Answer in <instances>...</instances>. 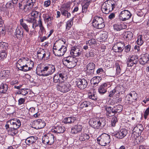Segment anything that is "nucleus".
I'll return each instance as SVG.
<instances>
[{"label":"nucleus","mask_w":149,"mask_h":149,"mask_svg":"<svg viewBox=\"0 0 149 149\" xmlns=\"http://www.w3.org/2000/svg\"><path fill=\"white\" fill-rule=\"evenodd\" d=\"M115 7L114 1L108 0L103 3L102 6V11L104 14H108L114 9Z\"/></svg>","instance_id":"f257e3e1"},{"label":"nucleus","mask_w":149,"mask_h":149,"mask_svg":"<svg viewBox=\"0 0 149 149\" xmlns=\"http://www.w3.org/2000/svg\"><path fill=\"white\" fill-rule=\"evenodd\" d=\"M77 61L78 60L76 58L71 56L65 57L62 60L63 64L69 68L74 67Z\"/></svg>","instance_id":"f03ea898"},{"label":"nucleus","mask_w":149,"mask_h":149,"mask_svg":"<svg viewBox=\"0 0 149 149\" xmlns=\"http://www.w3.org/2000/svg\"><path fill=\"white\" fill-rule=\"evenodd\" d=\"M89 124L93 127L97 129L100 127H103L106 125L105 118H100L97 120L95 119H91L89 121Z\"/></svg>","instance_id":"7ed1b4c3"},{"label":"nucleus","mask_w":149,"mask_h":149,"mask_svg":"<svg viewBox=\"0 0 149 149\" xmlns=\"http://www.w3.org/2000/svg\"><path fill=\"white\" fill-rule=\"evenodd\" d=\"M92 25L97 29H101L104 28L105 25L103 18L101 16H95L93 20Z\"/></svg>","instance_id":"20e7f679"},{"label":"nucleus","mask_w":149,"mask_h":149,"mask_svg":"<svg viewBox=\"0 0 149 149\" xmlns=\"http://www.w3.org/2000/svg\"><path fill=\"white\" fill-rule=\"evenodd\" d=\"M55 71L54 65H45L40 70L41 73V75L43 76H46L52 74Z\"/></svg>","instance_id":"39448f33"},{"label":"nucleus","mask_w":149,"mask_h":149,"mask_svg":"<svg viewBox=\"0 0 149 149\" xmlns=\"http://www.w3.org/2000/svg\"><path fill=\"white\" fill-rule=\"evenodd\" d=\"M97 143L102 146L108 145L111 141L110 136L107 134H102L97 139Z\"/></svg>","instance_id":"423d86ee"},{"label":"nucleus","mask_w":149,"mask_h":149,"mask_svg":"<svg viewBox=\"0 0 149 149\" xmlns=\"http://www.w3.org/2000/svg\"><path fill=\"white\" fill-rule=\"evenodd\" d=\"M67 51V47L63 45L59 47L55 44L53 47V52L56 56H63Z\"/></svg>","instance_id":"0eeeda50"},{"label":"nucleus","mask_w":149,"mask_h":149,"mask_svg":"<svg viewBox=\"0 0 149 149\" xmlns=\"http://www.w3.org/2000/svg\"><path fill=\"white\" fill-rule=\"evenodd\" d=\"M143 128L141 124H139L135 127L132 130L131 137L133 140L136 139L140 136L143 130Z\"/></svg>","instance_id":"6e6552de"},{"label":"nucleus","mask_w":149,"mask_h":149,"mask_svg":"<svg viewBox=\"0 0 149 149\" xmlns=\"http://www.w3.org/2000/svg\"><path fill=\"white\" fill-rule=\"evenodd\" d=\"M55 137L51 133L44 134L42 137V142L45 144L51 145L54 142Z\"/></svg>","instance_id":"1a4fd4ad"},{"label":"nucleus","mask_w":149,"mask_h":149,"mask_svg":"<svg viewBox=\"0 0 149 149\" xmlns=\"http://www.w3.org/2000/svg\"><path fill=\"white\" fill-rule=\"evenodd\" d=\"M70 85L67 82L64 81L57 86V89L63 93H66L69 91L70 89Z\"/></svg>","instance_id":"9d476101"},{"label":"nucleus","mask_w":149,"mask_h":149,"mask_svg":"<svg viewBox=\"0 0 149 149\" xmlns=\"http://www.w3.org/2000/svg\"><path fill=\"white\" fill-rule=\"evenodd\" d=\"M64 72H58L55 74L53 77V81L55 83H62L64 81Z\"/></svg>","instance_id":"9b49d317"},{"label":"nucleus","mask_w":149,"mask_h":149,"mask_svg":"<svg viewBox=\"0 0 149 149\" xmlns=\"http://www.w3.org/2000/svg\"><path fill=\"white\" fill-rule=\"evenodd\" d=\"M30 64H31V65H29V63H27V64L24 65H22V63L19 64L18 63L17 65V66L19 70L26 72L31 70L32 67H33L34 63L33 61H31Z\"/></svg>","instance_id":"f8f14e48"},{"label":"nucleus","mask_w":149,"mask_h":149,"mask_svg":"<svg viewBox=\"0 0 149 149\" xmlns=\"http://www.w3.org/2000/svg\"><path fill=\"white\" fill-rule=\"evenodd\" d=\"M111 86L109 82H106L103 83L99 87L98 92L101 95H103L107 92V88L110 87Z\"/></svg>","instance_id":"ddd939ff"},{"label":"nucleus","mask_w":149,"mask_h":149,"mask_svg":"<svg viewBox=\"0 0 149 149\" xmlns=\"http://www.w3.org/2000/svg\"><path fill=\"white\" fill-rule=\"evenodd\" d=\"M127 133V130L121 129L118 132L112 133V135L118 139H122L126 136Z\"/></svg>","instance_id":"4468645a"},{"label":"nucleus","mask_w":149,"mask_h":149,"mask_svg":"<svg viewBox=\"0 0 149 149\" xmlns=\"http://www.w3.org/2000/svg\"><path fill=\"white\" fill-rule=\"evenodd\" d=\"M131 16L132 15L129 11L124 10L120 12L119 14V18L122 21H125L130 18Z\"/></svg>","instance_id":"2eb2a0df"},{"label":"nucleus","mask_w":149,"mask_h":149,"mask_svg":"<svg viewBox=\"0 0 149 149\" xmlns=\"http://www.w3.org/2000/svg\"><path fill=\"white\" fill-rule=\"evenodd\" d=\"M77 86L81 89H84L87 86L88 83L86 80L83 79H78L76 81Z\"/></svg>","instance_id":"dca6fc26"},{"label":"nucleus","mask_w":149,"mask_h":149,"mask_svg":"<svg viewBox=\"0 0 149 149\" xmlns=\"http://www.w3.org/2000/svg\"><path fill=\"white\" fill-rule=\"evenodd\" d=\"M10 123V127H14L16 129H18L21 125L20 120L17 119H13L8 121Z\"/></svg>","instance_id":"f3484780"},{"label":"nucleus","mask_w":149,"mask_h":149,"mask_svg":"<svg viewBox=\"0 0 149 149\" xmlns=\"http://www.w3.org/2000/svg\"><path fill=\"white\" fill-rule=\"evenodd\" d=\"M35 3V0H27L26 4L24 6V9L26 11L30 10L33 8Z\"/></svg>","instance_id":"a211bd4d"},{"label":"nucleus","mask_w":149,"mask_h":149,"mask_svg":"<svg viewBox=\"0 0 149 149\" xmlns=\"http://www.w3.org/2000/svg\"><path fill=\"white\" fill-rule=\"evenodd\" d=\"M82 128L83 127L81 125H74L71 128V133L74 134L79 133L81 132Z\"/></svg>","instance_id":"6ab92c4d"},{"label":"nucleus","mask_w":149,"mask_h":149,"mask_svg":"<svg viewBox=\"0 0 149 149\" xmlns=\"http://www.w3.org/2000/svg\"><path fill=\"white\" fill-rule=\"evenodd\" d=\"M70 54L72 56H78L81 55V51L77 46H73L71 47Z\"/></svg>","instance_id":"aec40b11"},{"label":"nucleus","mask_w":149,"mask_h":149,"mask_svg":"<svg viewBox=\"0 0 149 149\" xmlns=\"http://www.w3.org/2000/svg\"><path fill=\"white\" fill-rule=\"evenodd\" d=\"M65 130V127L61 125H56L54 127L53 129H52V132L56 134L63 133Z\"/></svg>","instance_id":"412c9836"},{"label":"nucleus","mask_w":149,"mask_h":149,"mask_svg":"<svg viewBox=\"0 0 149 149\" xmlns=\"http://www.w3.org/2000/svg\"><path fill=\"white\" fill-rule=\"evenodd\" d=\"M95 67V65L93 63H88L86 66L88 74H94Z\"/></svg>","instance_id":"4be33fe9"},{"label":"nucleus","mask_w":149,"mask_h":149,"mask_svg":"<svg viewBox=\"0 0 149 149\" xmlns=\"http://www.w3.org/2000/svg\"><path fill=\"white\" fill-rule=\"evenodd\" d=\"M44 19L45 22L47 23V26H50L52 25V22L53 18L48 14H45L43 15Z\"/></svg>","instance_id":"5701e85b"},{"label":"nucleus","mask_w":149,"mask_h":149,"mask_svg":"<svg viewBox=\"0 0 149 149\" xmlns=\"http://www.w3.org/2000/svg\"><path fill=\"white\" fill-rule=\"evenodd\" d=\"M149 60V55L146 53L141 55V57L140 58L139 61L141 64L144 65L147 63Z\"/></svg>","instance_id":"b1692460"},{"label":"nucleus","mask_w":149,"mask_h":149,"mask_svg":"<svg viewBox=\"0 0 149 149\" xmlns=\"http://www.w3.org/2000/svg\"><path fill=\"white\" fill-rule=\"evenodd\" d=\"M38 139V137L36 136H30L25 140V143L26 145H29L35 143Z\"/></svg>","instance_id":"393cba45"},{"label":"nucleus","mask_w":149,"mask_h":149,"mask_svg":"<svg viewBox=\"0 0 149 149\" xmlns=\"http://www.w3.org/2000/svg\"><path fill=\"white\" fill-rule=\"evenodd\" d=\"M89 138V134L84 132L81 133L79 136V140L81 141L86 142Z\"/></svg>","instance_id":"a878e982"},{"label":"nucleus","mask_w":149,"mask_h":149,"mask_svg":"<svg viewBox=\"0 0 149 149\" xmlns=\"http://www.w3.org/2000/svg\"><path fill=\"white\" fill-rule=\"evenodd\" d=\"M106 111V115L109 116H113L115 114L113 107L110 106L107 107H105Z\"/></svg>","instance_id":"bb28decb"},{"label":"nucleus","mask_w":149,"mask_h":149,"mask_svg":"<svg viewBox=\"0 0 149 149\" xmlns=\"http://www.w3.org/2000/svg\"><path fill=\"white\" fill-rule=\"evenodd\" d=\"M123 37L127 40H129L131 39L133 37L132 33L130 31H127L125 32L124 33Z\"/></svg>","instance_id":"cd10ccee"},{"label":"nucleus","mask_w":149,"mask_h":149,"mask_svg":"<svg viewBox=\"0 0 149 149\" xmlns=\"http://www.w3.org/2000/svg\"><path fill=\"white\" fill-rule=\"evenodd\" d=\"M76 120V118L74 117H70L65 118L63 121L65 123H74Z\"/></svg>","instance_id":"c85d7f7f"},{"label":"nucleus","mask_w":149,"mask_h":149,"mask_svg":"<svg viewBox=\"0 0 149 149\" xmlns=\"http://www.w3.org/2000/svg\"><path fill=\"white\" fill-rule=\"evenodd\" d=\"M118 47V50L115 51V52H122L124 49V47L125 46V44L124 42H117Z\"/></svg>","instance_id":"c756f323"},{"label":"nucleus","mask_w":149,"mask_h":149,"mask_svg":"<svg viewBox=\"0 0 149 149\" xmlns=\"http://www.w3.org/2000/svg\"><path fill=\"white\" fill-rule=\"evenodd\" d=\"M114 113L115 114L119 113L122 111L123 109V107L121 105H118L113 106V107Z\"/></svg>","instance_id":"7c9ffc66"},{"label":"nucleus","mask_w":149,"mask_h":149,"mask_svg":"<svg viewBox=\"0 0 149 149\" xmlns=\"http://www.w3.org/2000/svg\"><path fill=\"white\" fill-rule=\"evenodd\" d=\"M91 103L87 101H85L83 102H81L80 103L79 107L81 109H83L84 107H87L89 106L91 107Z\"/></svg>","instance_id":"2f4dec72"},{"label":"nucleus","mask_w":149,"mask_h":149,"mask_svg":"<svg viewBox=\"0 0 149 149\" xmlns=\"http://www.w3.org/2000/svg\"><path fill=\"white\" fill-rule=\"evenodd\" d=\"M74 17L70 19L66 22V30L68 31L70 30L73 24V20Z\"/></svg>","instance_id":"473e14b6"},{"label":"nucleus","mask_w":149,"mask_h":149,"mask_svg":"<svg viewBox=\"0 0 149 149\" xmlns=\"http://www.w3.org/2000/svg\"><path fill=\"white\" fill-rule=\"evenodd\" d=\"M70 10L61 9L60 11L61 15L64 16H66L68 18H70L71 16V14L69 12Z\"/></svg>","instance_id":"72a5a7b5"},{"label":"nucleus","mask_w":149,"mask_h":149,"mask_svg":"<svg viewBox=\"0 0 149 149\" xmlns=\"http://www.w3.org/2000/svg\"><path fill=\"white\" fill-rule=\"evenodd\" d=\"M45 51L43 49H40L37 52V55L38 58L39 59H43Z\"/></svg>","instance_id":"f704fd0d"},{"label":"nucleus","mask_w":149,"mask_h":149,"mask_svg":"<svg viewBox=\"0 0 149 149\" xmlns=\"http://www.w3.org/2000/svg\"><path fill=\"white\" fill-rule=\"evenodd\" d=\"M24 20L23 19H20L19 20L20 24L23 27V28L25 30V31L28 33L29 32V29L28 27V26L24 22Z\"/></svg>","instance_id":"c9c22d12"},{"label":"nucleus","mask_w":149,"mask_h":149,"mask_svg":"<svg viewBox=\"0 0 149 149\" xmlns=\"http://www.w3.org/2000/svg\"><path fill=\"white\" fill-rule=\"evenodd\" d=\"M8 86L5 84L2 83L0 86V93H5L7 91Z\"/></svg>","instance_id":"e433bc0d"},{"label":"nucleus","mask_w":149,"mask_h":149,"mask_svg":"<svg viewBox=\"0 0 149 149\" xmlns=\"http://www.w3.org/2000/svg\"><path fill=\"white\" fill-rule=\"evenodd\" d=\"M130 96V99L131 100H136L137 97V94L134 91H132L129 94H128L126 97H129Z\"/></svg>","instance_id":"4c0bfd02"},{"label":"nucleus","mask_w":149,"mask_h":149,"mask_svg":"<svg viewBox=\"0 0 149 149\" xmlns=\"http://www.w3.org/2000/svg\"><path fill=\"white\" fill-rule=\"evenodd\" d=\"M8 133L11 136H14L18 132V129L11 127L8 131Z\"/></svg>","instance_id":"58836bf2"},{"label":"nucleus","mask_w":149,"mask_h":149,"mask_svg":"<svg viewBox=\"0 0 149 149\" xmlns=\"http://www.w3.org/2000/svg\"><path fill=\"white\" fill-rule=\"evenodd\" d=\"M86 43L88 45L93 46L95 45L96 44V41L95 39L92 38L86 42Z\"/></svg>","instance_id":"ea45409f"},{"label":"nucleus","mask_w":149,"mask_h":149,"mask_svg":"<svg viewBox=\"0 0 149 149\" xmlns=\"http://www.w3.org/2000/svg\"><path fill=\"white\" fill-rule=\"evenodd\" d=\"M113 28L114 30L117 31H120L122 29H125V26L124 24H116L113 25Z\"/></svg>","instance_id":"a19ab883"},{"label":"nucleus","mask_w":149,"mask_h":149,"mask_svg":"<svg viewBox=\"0 0 149 149\" xmlns=\"http://www.w3.org/2000/svg\"><path fill=\"white\" fill-rule=\"evenodd\" d=\"M101 78L99 77H94L92 79V81L94 85L97 86V85L100 81Z\"/></svg>","instance_id":"79ce46f5"},{"label":"nucleus","mask_w":149,"mask_h":149,"mask_svg":"<svg viewBox=\"0 0 149 149\" xmlns=\"http://www.w3.org/2000/svg\"><path fill=\"white\" fill-rule=\"evenodd\" d=\"M143 39L142 35H140L138 36L136 42L138 45L141 46L143 44Z\"/></svg>","instance_id":"37998d69"},{"label":"nucleus","mask_w":149,"mask_h":149,"mask_svg":"<svg viewBox=\"0 0 149 149\" xmlns=\"http://www.w3.org/2000/svg\"><path fill=\"white\" fill-rule=\"evenodd\" d=\"M107 72L109 76L110 77H115L116 74L115 70L112 69L109 70Z\"/></svg>","instance_id":"c03bdc74"},{"label":"nucleus","mask_w":149,"mask_h":149,"mask_svg":"<svg viewBox=\"0 0 149 149\" xmlns=\"http://www.w3.org/2000/svg\"><path fill=\"white\" fill-rule=\"evenodd\" d=\"M70 3H66L63 4L61 6V9H63L64 10H70Z\"/></svg>","instance_id":"a18cd8bd"},{"label":"nucleus","mask_w":149,"mask_h":149,"mask_svg":"<svg viewBox=\"0 0 149 149\" xmlns=\"http://www.w3.org/2000/svg\"><path fill=\"white\" fill-rule=\"evenodd\" d=\"M131 61H134V63H137L138 62V59L137 56L136 55H132L130 58H129Z\"/></svg>","instance_id":"49530a36"},{"label":"nucleus","mask_w":149,"mask_h":149,"mask_svg":"<svg viewBox=\"0 0 149 149\" xmlns=\"http://www.w3.org/2000/svg\"><path fill=\"white\" fill-rule=\"evenodd\" d=\"M23 20L28 23H32L34 22V21L36 19L34 18L28 17L26 18L25 17L24 19Z\"/></svg>","instance_id":"de8ad7c7"},{"label":"nucleus","mask_w":149,"mask_h":149,"mask_svg":"<svg viewBox=\"0 0 149 149\" xmlns=\"http://www.w3.org/2000/svg\"><path fill=\"white\" fill-rule=\"evenodd\" d=\"M23 31L22 30H22L21 31L19 29L17 28L15 33V35H20L21 37H22L23 36Z\"/></svg>","instance_id":"09e8293b"},{"label":"nucleus","mask_w":149,"mask_h":149,"mask_svg":"<svg viewBox=\"0 0 149 149\" xmlns=\"http://www.w3.org/2000/svg\"><path fill=\"white\" fill-rule=\"evenodd\" d=\"M95 53L92 50H90L88 52L86 53V56L89 58L90 57H93L95 55Z\"/></svg>","instance_id":"8fccbe9b"},{"label":"nucleus","mask_w":149,"mask_h":149,"mask_svg":"<svg viewBox=\"0 0 149 149\" xmlns=\"http://www.w3.org/2000/svg\"><path fill=\"white\" fill-rule=\"evenodd\" d=\"M116 90V92H118V93H120V92H124V88L122 86L117 87L115 88Z\"/></svg>","instance_id":"3c124183"},{"label":"nucleus","mask_w":149,"mask_h":149,"mask_svg":"<svg viewBox=\"0 0 149 149\" xmlns=\"http://www.w3.org/2000/svg\"><path fill=\"white\" fill-rule=\"evenodd\" d=\"M117 118L114 116L113 117L111 120V123L112 126L113 127H115L116 125V123L117 122Z\"/></svg>","instance_id":"603ef678"},{"label":"nucleus","mask_w":149,"mask_h":149,"mask_svg":"<svg viewBox=\"0 0 149 149\" xmlns=\"http://www.w3.org/2000/svg\"><path fill=\"white\" fill-rule=\"evenodd\" d=\"M100 36L101 39L103 41H105L107 38V34L106 32L102 33Z\"/></svg>","instance_id":"864d4df0"},{"label":"nucleus","mask_w":149,"mask_h":149,"mask_svg":"<svg viewBox=\"0 0 149 149\" xmlns=\"http://www.w3.org/2000/svg\"><path fill=\"white\" fill-rule=\"evenodd\" d=\"M134 61H133L129 58H128L127 62V64L128 67H132L134 65V64L136 65L137 63H134Z\"/></svg>","instance_id":"5fc2aeb1"},{"label":"nucleus","mask_w":149,"mask_h":149,"mask_svg":"<svg viewBox=\"0 0 149 149\" xmlns=\"http://www.w3.org/2000/svg\"><path fill=\"white\" fill-rule=\"evenodd\" d=\"M0 46L1 47L3 48V49L6 50L8 49V44L6 43L1 42L0 43Z\"/></svg>","instance_id":"6e6d98bb"},{"label":"nucleus","mask_w":149,"mask_h":149,"mask_svg":"<svg viewBox=\"0 0 149 149\" xmlns=\"http://www.w3.org/2000/svg\"><path fill=\"white\" fill-rule=\"evenodd\" d=\"M116 74L119 75L120 74V72L121 71V69L119 65H116Z\"/></svg>","instance_id":"4d7b16f0"},{"label":"nucleus","mask_w":149,"mask_h":149,"mask_svg":"<svg viewBox=\"0 0 149 149\" xmlns=\"http://www.w3.org/2000/svg\"><path fill=\"white\" fill-rule=\"evenodd\" d=\"M88 96L89 98L92 100H95L97 99L96 97L95 96V94L93 93H89Z\"/></svg>","instance_id":"13d9d810"},{"label":"nucleus","mask_w":149,"mask_h":149,"mask_svg":"<svg viewBox=\"0 0 149 149\" xmlns=\"http://www.w3.org/2000/svg\"><path fill=\"white\" fill-rule=\"evenodd\" d=\"M19 92V93H18V94H21L24 95H25L28 93L26 90L24 89H21Z\"/></svg>","instance_id":"bf43d9fd"},{"label":"nucleus","mask_w":149,"mask_h":149,"mask_svg":"<svg viewBox=\"0 0 149 149\" xmlns=\"http://www.w3.org/2000/svg\"><path fill=\"white\" fill-rule=\"evenodd\" d=\"M38 12L36 11H32L31 13V15L34 18H37L38 16Z\"/></svg>","instance_id":"052dcab7"},{"label":"nucleus","mask_w":149,"mask_h":149,"mask_svg":"<svg viewBox=\"0 0 149 149\" xmlns=\"http://www.w3.org/2000/svg\"><path fill=\"white\" fill-rule=\"evenodd\" d=\"M149 115V107L147 108L144 113V118L145 119H146L148 116Z\"/></svg>","instance_id":"680f3d73"},{"label":"nucleus","mask_w":149,"mask_h":149,"mask_svg":"<svg viewBox=\"0 0 149 149\" xmlns=\"http://www.w3.org/2000/svg\"><path fill=\"white\" fill-rule=\"evenodd\" d=\"M44 55V60H47L49 58V53L48 52L45 51Z\"/></svg>","instance_id":"e2e57ef3"},{"label":"nucleus","mask_w":149,"mask_h":149,"mask_svg":"<svg viewBox=\"0 0 149 149\" xmlns=\"http://www.w3.org/2000/svg\"><path fill=\"white\" fill-rule=\"evenodd\" d=\"M6 8L12 9L13 7V5L11 3L8 2L5 5Z\"/></svg>","instance_id":"0e129e2a"},{"label":"nucleus","mask_w":149,"mask_h":149,"mask_svg":"<svg viewBox=\"0 0 149 149\" xmlns=\"http://www.w3.org/2000/svg\"><path fill=\"white\" fill-rule=\"evenodd\" d=\"M5 28L1 26L0 27V37L1 36L5 34Z\"/></svg>","instance_id":"69168bd1"},{"label":"nucleus","mask_w":149,"mask_h":149,"mask_svg":"<svg viewBox=\"0 0 149 149\" xmlns=\"http://www.w3.org/2000/svg\"><path fill=\"white\" fill-rule=\"evenodd\" d=\"M116 92V91L114 88L113 89L109 92V96L110 97H113V95L115 94Z\"/></svg>","instance_id":"338daca9"},{"label":"nucleus","mask_w":149,"mask_h":149,"mask_svg":"<svg viewBox=\"0 0 149 149\" xmlns=\"http://www.w3.org/2000/svg\"><path fill=\"white\" fill-rule=\"evenodd\" d=\"M124 48H125V52H128L130 51L131 47L130 45H128L124 47Z\"/></svg>","instance_id":"774afa93"}]
</instances>
